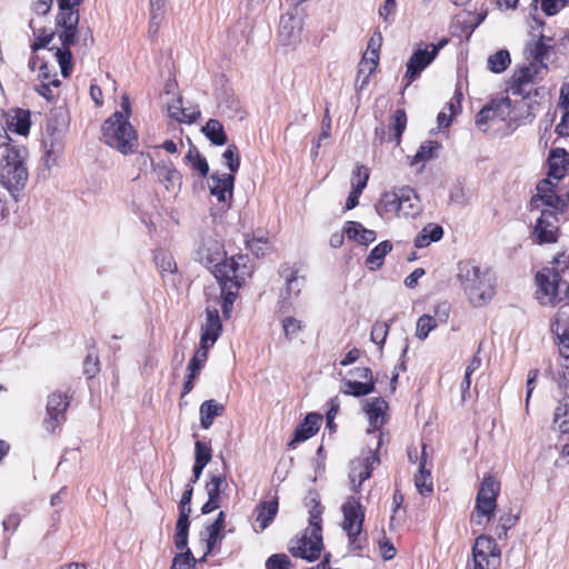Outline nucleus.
Listing matches in <instances>:
<instances>
[{
  "mask_svg": "<svg viewBox=\"0 0 569 569\" xmlns=\"http://www.w3.org/2000/svg\"><path fill=\"white\" fill-rule=\"evenodd\" d=\"M376 463H379V458L371 451L366 459L351 462L349 479L352 491H360L362 483L371 477Z\"/></svg>",
  "mask_w": 569,
  "mask_h": 569,
  "instance_id": "obj_18",
  "label": "nucleus"
},
{
  "mask_svg": "<svg viewBox=\"0 0 569 569\" xmlns=\"http://www.w3.org/2000/svg\"><path fill=\"white\" fill-rule=\"evenodd\" d=\"M203 134L214 146H223L227 143V134L222 123L217 119H210L202 128Z\"/></svg>",
  "mask_w": 569,
  "mask_h": 569,
  "instance_id": "obj_42",
  "label": "nucleus"
},
{
  "mask_svg": "<svg viewBox=\"0 0 569 569\" xmlns=\"http://www.w3.org/2000/svg\"><path fill=\"white\" fill-rule=\"evenodd\" d=\"M382 46V38H369L365 53L358 66V73L355 82L357 90H362L369 82L371 74L379 63V52Z\"/></svg>",
  "mask_w": 569,
  "mask_h": 569,
  "instance_id": "obj_9",
  "label": "nucleus"
},
{
  "mask_svg": "<svg viewBox=\"0 0 569 569\" xmlns=\"http://www.w3.org/2000/svg\"><path fill=\"white\" fill-rule=\"evenodd\" d=\"M539 68L536 62L516 68L508 82V91H510L512 96H519L525 99L530 98L531 91H527L526 87L535 81Z\"/></svg>",
  "mask_w": 569,
  "mask_h": 569,
  "instance_id": "obj_12",
  "label": "nucleus"
},
{
  "mask_svg": "<svg viewBox=\"0 0 569 569\" xmlns=\"http://www.w3.org/2000/svg\"><path fill=\"white\" fill-rule=\"evenodd\" d=\"M375 208L381 218L399 213L401 209L400 189L382 193Z\"/></svg>",
  "mask_w": 569,
  "mask_h": 569,
  "instance_id": "obj_29",
  "label": "nucleus"
},
{
  "mask_svg": "<svg viewBox=\"0 0 569 569\" xmlns=\"http://www.w3.org/2000/svg\"><path fill=\"white\" fill-rule=\"evenodd\" d=\"M487 63L491 72L501 73L506 71L511 63L510 53L507 49H500L488 57Z\"/></svg>",
  "mask_w": 569,
  "mask_h": 569,
  "instance_id": "obj_44",
  "label": "nucleus"
},
{
  "mask_svg": "<svg viewBox=\"0 0 569 569\" xmlns=\"http://www.w3.org/2000/svg\"><path fill=\"white\" fill-rule=\"evenodd\" d=\"M431 475L428 469H426V446L422 447V457L419 463L418 473L415 476V485L418 492L421 496H429L433 488L432 482L428 481Z\"/></svg>",
  "mask_w": 569,
  "mask_h": 569,
  "instance_id": "obj_36",
  "label": "nucleus"
},
{
  "mask_svg": "<svg viewBox=\"0 0 569 569\" xmlns=\"http://www.w3.org/2000/svg\"><path fill=\"white\" fill-rule=\"evenodd\" d=\"M208 183L211 196L216 197L219 202H226L232 198L234 187L233 174L213 172Z\"/></svg>",
  "mask_w": 569,
  "mask_h": 569,
  "instance_id": "obj_20",
  "label": "nucleus"
},
{
  "mask_svg": "<svg viewBox=\"0 0 569 569\" xmlns=\"http://www.w3.org/2000/svg\"><path fill=\"white\" fill-rule=\"evenodd\" d=\"M389 325L387 322L377 321L371 329L370 339L372 342L383 346L388 336Z\"/></svg>",
  "mask_w": 569,
  "mask_h": 569,
  "instance_id": "obj_61",
  "label": "nucleus"
},
{
  "mask_svg": "<svg viewBox=\"0 0 569 569\" xmlns=\"http://www.w3.org/2000/svg\"><path fill=\"white\" fill-rule=\"evenodd\" d=\"M388 403L382 398H375L368 401L365 406V411L368 416L369 425L372 431H378L386 422V410Z\"/></svg>",
  "mask_w": 569,
  "mask_h": 569,
  "instance_id": "obj_27",
  "label": "nucleus"
},
{
  "mask_svg": "<svg viewBox=\"0 0 569 569\" xmlns=\"http://www.w3.org/2000/svg\"><path fill=\"white\" fill-rule=\"evenodd\" d=\"M553 38H538V41L535 43V47L531 49V56L535 59V62H539L541 68L547 69V62L550 59V56L553 53V48L550 42Z\"/></svg>",
  "mask_w": 569,
  "mask_h": 569,
  "instance_id": "obj_40",
  "label": "nucleus"
},
{
  "mask_svg": "<svg viewBox=\"0 0 569 569\" xmlns=\"http://www.w3.org/2000/svg\"><path fill=\"white\" fill-rule=\"evenodd\" d=\"M500 490V483L492 477L483 478L476 497L475 513L472 521L477 525H483L491 520L497 508V497Z\"/></svg>",
  "mask_w": 569,
  "mask_h": 569,
  "instance_id": "obj_7",
  "label": "nucleus"
},
{
  "mask_svg": "<svg viewBox=\"0 0 569 569\" xmlns=\"http://www.w3.org/2000/svg\"><path fill=\"white\" fill-rule=\"evenodd\" d=\"M341 511L343 513L342 529L347 536L361 533L365 521V509L358 498L350 496L342 503Z\"/></svg>",
  "mask_w": 569,
  "mask_h": 569,
  "instance_id": "obj_13",
  "label": "nucleus"
},
{
  "mask_svg": "<svg viewBox=\"0 0 569 569\" xmlns=\"http://www.w3.org/2000/svg\"><path fill=\"white\" fill-rule=\"evenodd\" d=\"M282 329L287 340L291 341L297 338L299 332L302 331L303 325L300 320L293 317H286L282 319Z\"/></svg>",
  "mask_w": 569,
  "mask_h": 569,
  "instance_id": "obj_56",
  "label": "nucleus"
},
{
  "mask_svg": "<svg viewBox=\"0 0 569 569\" xmlns=\"http://www.w3.org/2000/svg\"><path fill=\"white\" fill-rule=\"evenodd\" d=\"M457 279L473 307L488 303L495 296V278L489 269H482L471 260L458 262Z\"/></svg>",
  "mask_w": 569,
  "mask_h": 569,
  "instance_id": "obj_2",
  "label": "nucleus"
},
{
  "mask_svg": "<svg viewBox=\"0 0 569 569\" xmlns=\"http://www.w3.org/2000/svg\"><path fill=\"white\" fill-rule=\"evenodd\" d=\"M224 412V406L217 402L214 399L206 400L200 405V426L203 429H209L214 418L222 416Z\"/></svg>",
  "mask_w": 569,
  "mask_h": 569,
  "instance_id": "obj_32",
  "label": "nucleus"
},
{
  "mask_svg": "<svg viewBox=\"0 0 569 569\" xmlns=\"http://www.w3.org/2000/svg\"><path fill=\"white\" fill-rule=\"evenodd\" d=\"M190 513L191 511L179 510V517L176 523L174 546L181 551L188 547Z\"/></svg>",
  "mask_w": 569,
  "mask_h": 569,
  "instance_id": "obj_34",
  "label": "nucleus"
},
{
  "mask_svg": "<svg viewBox=\"0 0 569 569\" xmlns=\"http://www.w3.org/2000/svg\"><path fill=\"white\" fill-rule=\"evenodd\" d=\"M519 520V513L512 512L509 510L508 512L501 515L499 517L498 525L495 529V533L498 539H507L508 530L516 526Z\"/></svg>",
  "mask_w": 569,
  "mask_h": 569,
  "instance_id": "obj_47",
  "label": "nucleus"
},
{
  "mask_svg": "<svg viewBox=\"0 0 569 569\" xmlns=\"http://www.w3.org/2000/svg\"><path fill=\"white\" fill-rule=\"evenodd\" d=\"M27 158L24 147L6 144L0 163V182L16 200L29 179Z\"/></svg>",
  "mask_w": 569,
  "mask_h": 569,
  "instance_id": "obj_3",
  "label": "nucleus"
},
{
  "mask_svg": "<svg viewBox=\"0 0 569 569\" xmlns=\"http://www.w3.org/2000/svg\"><path fill=\"white\" fill-rule=\"evenodd\" d=\"M184 552L176 555L172 560L171 569H194L196 559L190 549L186 548Z\"/></svg>",
  "mask_w": 569,
  "mask_h": 569,
  "instance_id": "obj_59",
  "label": "nucleus"
},
{
  "mask_svg": "<svg viewBox=\"0 0 569 569\" xmlns=\"http://www.w3.org/2000/svg\"><path fill=\"white\" fill-rule=\"evenodd\" d=\"M279 510L278 498L274 497L271 500L260 501L256 509V522L259 523L260 531L266 530L273 521Z\"/></svg>",
  "mask_w": 569,
  "mask_h": 569,
  "instance_id": "obj_28",
  "label": "nucleus"
},
{
  "mask_svg": "<svg viewBox=\"0 0 569 569\" xmlns=\"http://www.w3.org/2000/svg\"><path fill=\"white\" fill-rule=\"evenodd\" d=\"M392 119H393L392 127L395 130V134H393L395 141H396V144H399L401 141V136L407 126L406 111L403 109H397L393 113Z\"/></svg>",
  "mask_w": 569,
  "mask_h": 569,
  "instance_id": "obj_58",
  "label": "nucleus"
},
{
  "mask_svg": "<svg viewBox=\"0 0 569 569\" xmlns=\"http://www.w3.org/2000/svg\"><path fill=\"white\" fill-rule=\"evenodd\" d=\"M321 421L322 416L320 413L309 412L303 421L295 429L293 438L289 445L293 446L295 443L303 442L313 437L318 432Z\"/></svg>",
  "mask_w": 569,
  "mask_h": 569,
  "instance_id": "obj_23",
  "label": "nucleus"
},
{
  "mask_svg": "<svg viewBox=\"0 0 569 569\" xmlns=\"http://www.w3.org/2000/svg\"><path fill=\"white\" fill-rule=\"evenodd\" d=\"M59 12L57 14V27L63 30L62 36H76L79 23L77 7L80 0H57Z\"/></svg>",
  "mask_w": 569,
  "mask_h": 569,
  "instance_id": "obj_16",
  "label": "nucleus"
},
{
  "mask_svg": "<svg viewBox=\"0 0 569 569\" xmlns=\"http://www.w3.org/2000/svg\"><path fill=\"white\" fill-rule=\"evenodd\" d=\"M219 109L230 118H243L240 100L233 92L224 91L218 103Z\"/></svg>",
  "mask_w": 569,
  "mask_h": 569,
  "instance_id": "obj_38",
  "label": "nucleus"
},
{
  "mask_svg": "<svg viewBox=\"0 0 569 569\" xmlns=\"http://www.w3.org/2000/svg\"><path fill=\"white\" fill-rule=\"evenodd\" d=\"M223 244L211 237L204 238L197 251L198 260L212 271L217 281L226 278H246L250 276L244 254L226 257Z\"/></svg>",
  "mask_w": 569,
  "mask_h": 569,
  "instance_id": "obj_1",
  "label": "nucleus"
},
{
  "mask_svg": "<svg viewBox=\"0 0 569 569\" xmlns=\"http://www.w3.org/2000/svg\"><path fill=\"white\" fill-rule=\"evenodd\" d=\"M38 78L43 83H52L53 88H58L60 86V80L57 78L54 66H50L49 63H41Z\"/></svg>",
  "mask_w": 569,
  "mask_h": 569,
  "instance_id": "obj_60",
  "label": "nucleus"
},
{
  "mask_svg": "<svg viewBox=\"0 0 569 569\" xmlns=\"http://www.w3.org/2000/svg\"><path fill=\"white\" fill-rule=\"evenodd\" d=\"M246 278H226L222 280H218L221 288V308L222 315L224 318H229L231 316L233 302L238 296V290L241 287V282Z\"/></svg>",
  "mask_w": 569,
  "mask_h": 569,
  "instance_id": "obj_22",
  "label": "nucleus"
},
{
  "mask_svg": "<svg viewBox=\"0 0 569 569\" xmlns=\"http://www.w3.org/2000/svg\"><path fill=\"white\" fill-rule=\"evenodd\" d=\"M321 507L317 503L309 511V526L305 533L290 546V552L293 557L307 561L317 560L323 549L322 528H321Z\"/></svg>",
  "mask_w": 569,
  "mask_h": 569,
  "instance_id": "obj_4",
  "label": "nucleus"
},
{
  "mask_svg": "<svg viewBox=\"0 0 569 569\" xmlns=\"http://www.w3.org/2000/svg\"><path fill=\"white\" fill-rule=\"evenodd\" d=\"M510 113V100L508 98L492 99L488 104L483 106L476 116L477 127L486 132L489 121H505Z\"/></svg>",
  "mask_w": 569,
  "mask_h": 569,
  "instance_id": "obj_14",
  "label": "nucleus"
},
{
  "mask_svg": "<svg viewBox=\"0 0 569 569\" xmlns=\"http://www.w3.org/2000/svg\"><path fill=\"white\" fill-rule=\"evenodd\" d=\"M222 159L227 168L230 170L231 174L236 173L239 170L240 156L236 144H229L227 147V149L222 153Z\"/></svg>",
  "mask_w": 569,
  "mask_h": 569,
  "instance_id": "obj_53",
  "label": "nucleus"
},
{
  "mask_svg": "<svg viewBox=\"0 0 569 569\" xmlns=\"http://www.w3.org/2000/svg\"><path fill=\"white\" fill-rule=\"evenodd\" d=\"M154 171L161 183L169 191H179L181 188V173L171 162L160 161L154 166Z\"/></svg>",
  "mask_w": 569,
  "mask_h": 569,
  "instance_id": "obj_25",
  "label": "nucleus"
},
{
  "mask_svg": "<svg viewBox=\"0 0 569 569\" xmlns=\"http://www.w3.org/2000/svg\"><path fill=\"white\" fill-rule=\"evenodd\" d=\"M166 2L167 0H149L151 28H158L163 21ZM157 31L158 29H153V32Z\"/></svg>",
  "mask_w": 569,
  "mask_h": 569,
  "instance_id": "obj_51",
  "label": "nucleus"
},
{
  "mask_svg": "<svg viewBox=\"0 0 569 569\" xmlns=\"http://www.w3.org/2000/svg\"><path fill=\"white\" fill-rule=\"evenodd\" d=\"M207 351L197 350L193 357L190 359L188 365V371L190 373V378H196L200 372L203 363L207 360Z\"/></svg>",
  "mask_w": 569,
  "mask_h": 569,
  "instance_id": "obj_63",
  "label": "nucleus"
},
{
  "mask_svg": "<svg viewBox=\"0 0 569 569\" xmlns=\"http://www.w3.org/2000/svg\"><path fill=\"white\" fill-rule=\"evenodd\" d=\"M537 291L536 297L540 305L555 306L565 301V297L560 295L562 288L567 291L569 286L561 281L559 272L549 267L542 268L536 274Z\"/></svg>",
  "mask_w": 569,
  "mask_h": 569,
  "instance_id": "obj_6",
  "label": "nucleus"
},
{
  "mask_svg": "<svg viewBox=\"0 0 569 569\" xmlns=\"http://www.w3.org/2000/svg\"><path fill=\"white\" fill-rule=\"evenodd\" d=\"M448 43V38H442L438 44L422 48L419 46L407 62V71L403 77L405 88H408L420 73L435 60L439 50Z\"/></svg>",
  "mask_w": 569,
  "mask_h": 569,
  "instance_id": "obj_8",
  "label": "nucleus"
},
{
  "mask_svg": "<svg viewBox=\"0 0 569 569\" xmlns=\"http://www.w3.org/2000/svg\"><path fill=\"white\" fill-rule=\"evenodd\" d=\"M184 159L201 177H206L209 173L208 161L196 146H190Z\"/></svg>",
  "mask_w": 569,
  "mask_h": 569,
  "instance_id": "obj_46",
  "label": "nucleus"
},
{
  "mask_svg": "<svg viewBox=\"0 0 569 569\" xmlns=\"http://www.w3.org/2000/svg\"><path fill=\"white\" fill-rule=\"evenodd\" d=\"M290 559L284 553H276L268 558L266 561V569H289Z\"/></svg>",
  "mask_w": 569,
  "mask_h": 569,
  "instance_id": "obj_64",
  "label": "nucleus"
},
{
  "mask_svg": "<svg viewBox=\"0 0 569 569\" xmlns=\"http://www.w3.org/2000/svg\"><path fill=\"white\" fill-rule=\"evenodd\" d=\"M345 232L348 239L355 240L360 244H369L376 240V232L366 229L360 222L347 221L345 224Z\"/></svg>",
  "mask_w": 569,
  "mask_h": 569,
  "instance_id": "obj_31",
  "label": "nucleus"
},
{
  "mask_svg": "<svg viewBox=\"0 0 569 569\" xmlns=\"http://www.w3.org/2000/svg\"><path fill=\"white\" fill-rule=\"evenodd\" d=\"M558 217L557 212L550 209L541 210L540 217L536 221L533 234L537 237V242L553 243L558 240Z\"/></svg>",
  "mask_w": 569,
  "mask_h": 569,
  "instance_id": "obj_15",
  "label": "nucleus"
},
{
  "mask_svg": "<svg viewBox=\"0 0 569 569\" xmlns=\"http://www.w3.org/2000/svg\"><path fill=\"white\" fill-rule=\"evenodd\" d=\"M280 274L286 278V298L291 299L298 297L306 284V277L300 276L298 270H293L289 266H282Z\"/></svg>",
  "mask_w": 569,
  "mask_h": 569,
  "instance_id": "obj_30",
  "label": "nucleus"
},
{
  "mask_svg": "<svg viewBox=\"0 0 569 569\" xmlns=\"http://www.w3.org/2000/svg\"><path fill=\"white\" fill-rule=\"evenodd\" d=\"M475 569H495L500 562V549L496 540L488 536H479L472 548Z\"/></svg>",
  "mask_w": 569,
  "mask_h": 569,
  "instance_id": "obj_10",
  "label": "nucleus"
},
{
  "mask_svg": "<svg viewBox=\"0 0 569 569\" xmlns=\"http://www.w3.org/2000/svg\"><path fill=\"white\" fill-rule=\"evenodd\" d=\"M443 237V229L439 224L428 223L415 238V247L418 249L428 247Z\"/></svg>",
  "mask_w": 569,
  "mask_h": 569,
  "instance_id": "obj_37",
  "label": "nucleus"
},
{
  "mask_svg": "<svg viewBox=\"0 0 569 569\" xmlns=\"http://www.w3.org/2000/svg\"><path fill=\"white\" fill-rule=\"evenodd\" d=\"M346 389L343 392L353 397H362L367 396L375 391V382L373 381H352L347 380L345 382Z\"/></svg>",
  "mask_w": 569,
  "mask_h": 569,
  "instance_id": "obj_49",
  "label": "nucleus"
},
{
  "mask_svg": "<svg viewBox=\"0 0 569 569\" xmlns=\"http://www.w3.org/2000/svg\"><path fill=\"white\" fill-rule=\"evenodd\" d=\"M391 250L392 243L389 240L381 241L379 244L371 249L366 259V266L372 271L378 270L383 264L385 257Z\"/></svg>",
  "mask_w": 569,
  "mask_h": 569,
  "instance_id": "obj_39",
  "label": "nucleus"
},
{
  "mask_svg": "<svg viewBox=\"0 0 569 569\" xmlns=\"http://www.w3.org/2000/svg\"><path fill=\"white\" fill-rule=\"evenodd\" d=\"M102 140L122 154L132 153L137 134L121 111H114L102 124Z\"/></svg>",
  "mask_w": 569,
  "mask_h": 569,
  "instance_id": "obj_5",
  "label": "nucleus"
},
{
  "mask_svg": "<svg viewBox=\"0 0 569 569\" xmlns=\"http://www.w3.org/2000/svg\"><path fill=\"white\" fill-rule=\"evenodd\" d=\"M485 18L483 12L460 11L450 22V36H471Z\"/></svg>",
  "mask_w": 569,
  "mask_h": 569,
  "instance_id": "obj_19",
  "label": "nucleus"
},
{
  "mask_svg": "<svg viewBox=\"0 0 569 569\" xmlns=\"http://www.w3.org/2000/svg\"><path fill=\"white\" fill-rule=\"evenodd\" d=\"M437 326L436 319L429 315L419 317L416 328V337L420 340H425L431 330Z\"/></svg>",
  "mask_w": 569,
  "mask_h": 569,
  "instance_id": "obj_55",
  "label": "nucleus"
},
{
  "mask_svg": "<svg viewBox=\"0 0 569 569\" xmlns=\"http://www.w3.org/2000/svg\"><path fill=\"white\" fill-rule=\"evenodd\" d=\"M154 261L162 272L173 273L177 269V264L173 258L170 254H167L166 252H157L154 254Z\"/></svg>",
  "mask_w": 569,
  "mask_h": 569,
  "instance_id": "obj_62",
  "label": "nucleus"
},
{
  "mask_svg": "<svg viewBox=\"0 0 569 569\" xmlns=\"http://www.w3.org/2000/svg\"><path fill=\"white\" fill-rule=\"evenodd\" d=\"M212 457V450L209 443L196 441L194 443V463L206 467Z\"/></svg>",
  "mask_w": 569,
  "mask_h": 569,
  "instance_id": "obj_57",
  "label": "nucleus"
},
{
  "mask_svg": "<svg viewBox=\"0 0 569 569\" xmlns=\"http://www.w3.org/2000/svg\"><path fill=\"white\" fill-rule=\"evenodd\" d=\"M540 204L555 212L563 207L562 199L556 193L555 186L548 179H543L537 184V194L530 200L532 209H539Z\"/></svg>",
  "mask_w": 569,
  "mask_h": 569,
  "instance_id": "obj_17",
  "label": "nucleus"
},
{
  "mask_svg": "<svg viewBox=\"0 0 569 569\" xmlns=\"http://www.w3.org/2000/svg\"><path fill=\"white\" fill-rule=\"evenodd\" d=\"M569 172V152L563 148H553L548 156V176L560 181Z\"/></svg>",
  "mask_w": 569,
  "mask_h": 569,
  "instance_id": "obj_21",
  "label": "nucleus"
},
{
  "mask_svg": "<svg viewBox=\"0 0 569 569\" xmlns=\"http://www.w3.org/2000/svg\"><path fill=\"white\" fill-rule=\"evenodd\" d=\"M281 36H298L302 32V19L298 14L287 12L280 18Z\"/></svg>",
  "mask_w": 569,
  "mask_h": 569,
  "instance_id": "obj_43",
  "label": "nucleus"
},
{
  "mask_svg": "<svg viewBox=\"0 0 569 569\" xmlns=\"http://www.w3.org/2000/svg\"><path fill=\"white\" fill-rule=\"evenodd\" d=\"M70 405L68 396L62 392H52L48 397L43 427L49 433H56L57 429L66 421V411Z\"/></svg>",
  "mask_w": 569,
  "mask_h": 569,
  "instance_id": "obj_11",
  "label": "nucleus"
},
{
  "mask_svg": "<svg viewBox=\"0 0 569 569\" xmlns=\"http://www.w3.org/2000/svg\"><path fill=\"white\" fill-rule=\"evenodd\" d=\"M441 148V144L438 141H425L420 144L417 150L411 164H417L419 162H425L436 157L437 151Z\"/></svg>",
  "mask_w": 569,
  "mask_h": 569,
  "instance_id": "obj_48",
  "label": "nucleus"
},
{
  "mask_svg": "<svg viewBox=\"0 0 569 569\" xmlns=\"http://www.w3.org/2000/svg\"><path fill=\"white\" fill-rule=\"evenodd\" d=\"M470 197V190L466 189L461 181H457L451 186L449 191L451 202L465 207L469 203Z\"/></svg>",
  "mask_w": 569,
  "mask_h": 569,
  "instance_id": "obj_50",
  "label": "nucleus"
},
{
  "mask_svg": "<svg viewBox=\"0 0 569 569\" xmlns=\"http://www.w3.org/2000/svg\"><path fill=\"white\" fill-rule=\"evenodd\" d=\"M62 48H51L50 52L56 57L63 78H68L72 71V53L70 47L76 43L77 38H60Z\"/></svg>",
  "mask_w": 569,
  "mask_h": 569,
  "instance_id": "obj_26",
  "label": "nucleus"
},
{
  "mask_svg": "<svg viewBox=\"0 0 569 569\" xmlns=\"http://www.w3.org/2000/svg\"><path fill=\"white\" fill-rule=\"evenodd\" d=\"M167 109L168 116L178 122L192 123L200 117L199 110H193L192 113H184L181 98L174 99L168 104Z\"/></svg>",
  "mask_w": 569,
  "mask_h": 569,
  "instance_id": "obj_41",
  "label": "nucleus"
},
{
  "mask_svg": "<svg viewBox=\"0 0 569 569\" xmlns=\"http://www.w3.org/2000/svg\"><path fill=\"white\" fill-rule=\"evenodd\" d=\"M206 312L207 319L206 323L202 326L201 332L212 336L213 340H218L220 332L222 330V323L219 317V311L217 308L208 307Z\"/></svg>",
  "mask_w": 569,
  "mask_h": 569,
  "instance_id": "obj_45",
  "label": "nucleus"
},
{
  "mask_svg": "<svg viewBox=\"0 0 569 569\" xmlns=\"http://www.w3.org/2000/svg\"><path fill=\"white\" fill-rule=\"evenodd\" d=\"M369 180V172L365 166H357L352 172V190L346 201V209L351 210L359 203V198Z\"/></svg>",
  "mask_w": 569,
  "mask_h": 569,
  "instance_id": "obj_24",
  "label": "nucleus"
},
{
  "mask_svg": "<svg viewBox=\"0 0 569 569\" xmlns=\"http://www.w3.org/2000/svg\"><path fill=\"white\" fill-rule=\"evenodd\" d=\"M222 486H227L226 477L222 475H212L210 481L206 485L208 498H212L221 502Z\"/></svg>",
  "mask_w": 569,
  "mask_h": 569,
  "instance_id": "obj_52",
  "label": "nucleus"
},
{
  "mask_svg": "<svg viewBox=\"0 0 569 569\" xmlns=\"http://www.w3.org/2000/svg\"><path fill=\"white\" fill-rule=\"evenodd\" d=\"M247 248L254 254L257 258L266 256L271 250L270 242L263 237H252L247 241Z\"/></svg>",
  "mask_w": 569,
  "mask_h": 569,
  "instance_id": "obj_54",
  "label": "nucleus"
},
{
  "mask_svg": "<svg viewBox=\"0 0 569 569\" xmlns=\"http://www.w3.org/2000/svg\"><path fill=\"white\" fill-rule=\"evenodd\" d=\"M401 209L399 213L405 217H415L420 211L419 198L410 187L400 188Z\"/></svg>",
  "mask_w": 569,
  "mask_h": 569,
  "instance_id": "obj_33",
  "label": "nucleus"
},
{
  "mask_svg": "<svg viewBox=\"0 0 569 569\" xmlns=\"http://www.w3.org/2000/svg\"><path fill=\"white\" fill-rule=\"evenodd\" d=\"M30 117L29 110L17 109L14 114L7 120L8 129L20 136L28 134L31 126Z\"/></svg>",
  "mask_w": 569,
  "mask_h": 569,
  "instance_id": "obj_35",
  "label": "nucleus"
}]
</instances>
